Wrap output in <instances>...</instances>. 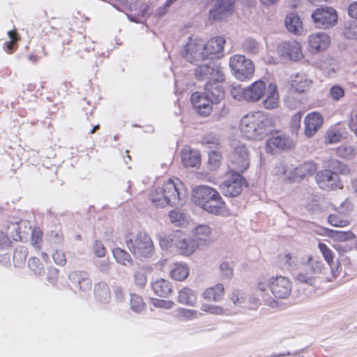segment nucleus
<instances>
[{
    "instance_id": "nucleus-5",
    "label": "nucleus",
    "mask_w": 357,
    "mask_h": 357,
    "mask_svg": "<svg viewBox=\"0 0 357 357\" xmlns=\"http://www.w3.org/2000/svg\"><path fill=\"white\" fill-rule=\"evenodd\" d=\"M266 91V85L265 82L257 80L245 88H241L240 86H233L231 93L234 98L236 100L256 102L264 97Z\"/></svg>"
},
{
    "instance_id": "nucleus-41",
    "label": "nucleus",
    "mask_w": 357,
    "mask_h": 357,
    "mask_svg": "<svg viewBox=\"0 0 357 357\" xmlns=\"http://www.w3.org/2000/svg\"><path fill=\"white\" fill-rule=\"evenodd\" d=\"M309 81L305 75H296L291 80V86L295 91L301 93L305 91L310 86Z\"/></svg>"
},
{
    "instance_id": "nucleus-35",
    "label": "nucleus",
    "mask_w": 357,
    "mask_h": 357,
    "mask_svg": "<svg viewBox=\"0 0 357 357\" xmlns=\"http://www.w3.org/2000/svg\"><path fill=\"white\" fill-rule=\"evenodd\" d=\"M285 26L287 30L296 35H299L303 31V24L299 16L296 13H289L285 18Z\"/></svg>"
},
{
    "instance_id": "nucleus-24",
    "label": "nucleus",
    "mask_w": 357,
    "mask_h": 357,
    "mask_svg": "<svg viewBox=\"0 0 357 357\" xmlns=\"http://www.w3.org/2000/svg\"><path fill=\"white\" fill-rule=\"evenodd\" d=\"M317 171V165L313 162H307L294 168L291 176L288 180L296 182L299 181L305 177L313 175Z\"/></svg>"
},
{
    "instance_id": "nucleus-33",
    "label": "nucleus",
    "mask_w": 357,
    "mask_h": 357,
    "mask_svg": "<svg viewBox=\"0 0 357 357\" xmlns=\"http://www.w3.org/2000/svg\"><path fill=\"white\" fill-rule=\"evenodd\" d=\"M223 284L218 283L206 288L203 292V298L208 301L219 302L224 296Z\"/></svg>"
},
{
    "instance_id": "nucleus-57",
    "label": "nucleus",
    "mask_w": 357,
    "mask_h": 357,
    "mask_svg": "<svg viewBox=\"0 0 357 357\" xmlns=\"http://www.w3.org/2000/svg\"><path fill=\"white\" fill-rule=\"evenodd\" d=\"M52 259L55 264L59 266H63L66 264V259L63 252L61 250H56L52 254Z\"/></svg>"
},
{
    "instance_id": "nucleus-17",
    "label": "nucleus",
    "mask_w": 357,
    "mask_h": 357,
    "mask_svg": "<svg viewBox=\"0 0 357 357\" xmlns=\"http://www.w3.org/2000/svg\"><path fill=\"white\" fill-rule=\"evenodd\" d=\"M331 40L324 32L312 33L307 38V50L312 54L324 51L328 48Z\"/></svg>"
},
{
    "instance_id": "nucleus-7",
    "label": "nucleus",
    "mask_w": 357,
    "mask_h": 357,
    "mask_svg": "<svg viewBox=\"0 0 357 357\" xmlns=\"http://www.w3.org/2000/svg\"><path fill=\"white\" fill-rule=\"evenodd\" d=\"M181 54L186 60L195 65H199L201 61L208 60L205 42L198 38H189L188 42L181 50Z\"/></svg>"
},
{
    "instance_id": "nucleus-14",
    "label": "nucleus",
    "mask_w": 357,
    "mask_h": 357,
    "mask_svg": "<svg viewBox=\"0 0 357 357\" xmlns=\"http://www.w3.org/2000/svg\"><path fill=\"white\" fill-rule=\"evenodd\" d=\"M235 0H217L209 11L208 17L221 22L229 17L234 12Z\"/></svg>"
},
{
    "instance_id": "nucleus-16",
    "label": "nucleus",
    "mask_w": 357,
    "mask_h": 357,
    "mask_svg": "<svg viewBox=\"0 0 357 357\" xmlns=\"http://www.w3.org/2000/svg\"><path fill=\"white\" fill-rule=\"evenodd\" d=\"M219 192L208 185H199L193 190L192 199L198 206L205 211L206 204Z\"/></svg>"
},
{
    "instance_id": "nucleus-37",
    "label": "nucleus",
    "mask_w": 357,
    "mask_h": 357,
    "mask_svg": "<svg viewBox=\"0 0 357 357\" xmlns=\"http://www.w3.org/2000/svg\"><path fill=\"white\" fill-rule=\"evenodd\" d=\"M206 206V211L212 214L219 215L223 212L225 204L223 202L220 193H218Z\"/></svg>"
},
{
    "instance_id": "nucleus-56",
    "label": "nucleus",
    "mask_w": 357,
    "mask_h": 357,
    "mask_svg": "<svg viewBox=\"0 0 357 357\" xmlns=\"http://www.w3.org/2000/svg\"><path fill=\"white\" fill-rule=\"evenodd\" d=\"M330 95L334 100H339L344 95V89L338 86H333L330 89Z\"/></svg>"
},
{
    "instance_id": "nucleus-62",
    "label": "nucleus",
    "mask_w": 357,
    "mask_h": 357,
    "mask_svg": "<svg viewBox=\"0 0 357 357\" xmlns=\"http://www.w3.org/2000/svg\"><path fill=\"white\" fill-rule=\"evenodd\" d=\"M169 217L171 222L176 225H179L183 221V215L181 213L172 210L169 213Z\"/></svg>"
},
{
    "instance_id": "nucleus-27",
    "label": "nucleus",
    "mask_w": 357,
    "mask_h": 357,
    "mask_svg": "<svg viewBox=\"0 0 357 357\" xmlns=\"http://www.w3.org/2000/svg\"><path fill=\"white\" fill-rule=\"evenodd\" d=\"M68 278L73 284L82 291H86L91 288L92 282L89 278V274L85 271H76L72 272Z\"/></svg>"
},
{
    "instance_id": "nucleus-15",
    "label": "nucleus",
    "mask_w": 357,
    "mask_h": 357,
    "mask_svg": "<svg viewBox=\"0 0 357 357\" xmlns=\"http://www.w3.org/2000/svg\"><path fill=\"white\" fill-rule=\"evenodd\" d=\"M172 241L179 253L186 256L192 255L198 247L197 243L192 238H190L180 231H174Z\"/></svg>"
},
{
    "instance_id": "nucleus-44",
    "label": "nucleus",
    "mask_w": 357,
    "mask_h": 357,
    "mask_svg": "<svg viewBox=\"0 0 357 357\" xmlns=\"http://www.w3.org/2000/svg\"><path fill=\"white\" fill-rule=\"evenodd\" d=\"M338 156L346 159H352L356 155V149L351 145L341 146L336 149Z\"/></svg>"
},
{
    "instance_id": "nucleus-39",
    "label": "nucleus",
    "mask_w": 357,
    "mask_h": 357,
    "mask_svg": "<svg viewBox=\"0 0 357 357\" xmlns=\"http://www.w3.org/2000/svg\"><path fill=\"white\" fill-rule=\"evenodd\" d=\"M200 314L201 313L197 310L180 307L178 309L175 317L181 321H188L198 319Z\"/></svg>"
},
{
    "instance_id": "nucleus-61",
    "label": "nucleus",
    "mask_w": 357,
    "mask_h": 357,
    "mask_svg": "<svg viewBox=\"0 0 357 357\" xmlns=\"http://www.w3.org/2000/svg\"><path fill=\"white\" fill-rule=\"evenodd\" d=\"M280 263L289 267L295 264V259L290 253H286L280 257Z\"/></svg>"
},
{
    "instance_id": "nucleus-4",
    "label": "nucleus",
    "mask_w": 357,
    "mask_h": 357,
    "mask_svg": "<svg viewBox=\"0 0 357 357\" xmlns=\"http://www.w3.org/2000/svg\"><path fill=\"white\" fill-rule=\"evenodd\" d=\"M126 243L130 251L137 257L148 258L153 254V243L146 232L140 231L128 236Z\"/></svg>"
},
{
    "instance_id": "nucleus-63",
    "label": "nucleus",
    "mask_w": 357,
    "mask_h": 357,
    "mask_svg": "<svg viewBox=\"0 0 357 357\" xmlns=\"http://www.w3.org/2000/svg\"><path fill=\"white\" fill-rule=\"evenodd\" d=\"M135 284L139 287H144L146 283V277L143 272L137 271L134 275Z\"/></svg>"
},
{
    "instance_id": "nucleus-31",
    "label": "nucleus",
    "mask_w": 357,
    "mask_h": 357,
    "mask_svg": "<svg viewBox=\"0 0 357 357\" xmlns=\"http://www.w3.org/2000/svg\"><path fill=\"white\" fill-rule=\"evenodd\" d=\"M211 229L208 225L203 224L195 227L192 231V238L198 244V247L204 245L210 238Z\"/></svg>"
},
{
    "instance_id": "nucleus-22",
    "label": "nucleus",
    "mask_w": 357,
    "mask_h": 357,
    "mask_svg": "<svg viewBox=\"0 0 357 357\" xmlns=\"http://www.w3.org/2000/svg\"><path fill=\"white\" fill-rule=\"evenodd\" d=\"M269 290L271 291L270 278H259L256 283V292L263 298L266 305L271 307H275L278 305V303L273 297L268 296Z\"/></svg>"
},
{
    "instance_id": "nucleus-18",
    "label": "nucleus",
    "mask_w": 357,
    "mask_h": 357,
    "mask_svg": "<svg viewBox=\"0 0 357 357\" xmlns=\"http://www.w3.org/2000/svg\"><path fill=\"white\" fill-rule=\"evenodd\" d=\"M278 53L284 59L298 61L303 58L300 44L296 41L282 42L278 45Z\"/></svg>"
},
{
    "instance_id": "nucleus-23",
    "label": "nucleus",
    "mask_w": 357,
    "mask_h": 357,
    "mask_svg": "<svg viewBox=\"0 0 357 357\" xmlns=\"http://www.w3.org/2000/svg\"><path fill=\"white\" fill-rule=\"evenodd\" d=\"M305 135L307 137H312L321 127L323 117L319 112L309 113L305 118Z\"/></svg>"
},
{
    "instance_id": "nucleus-8",
    "label": "nucleus",
    "mask_w": 357,
    "mask_h": 357,
    "mask_svg": "<svg viewBox=\"0 0 357 357\" xmlns=\"http://www.w3.org/2000/svg\"><path fill=\"white\" fill-rule=\"evenodd\" d=\"M246 181L240 172H231L226 179L220 185L222 193L227 197H235L241 194Z\"/></svg>"
},
{
    "instance_id": "nucleus-3",
    "label": "nucleus",
    "mask_w": 357,
    "mask_h": 357,
    "mask_svg": "<svg viewBox=\"0 0 357 357\" xmlns=\"http://www.w3.org/2000/svg\"><path fill=\"white\" fill-rule=\"evenodd\" d=\"M324 265L321 260L314 259L312 255L303 259L301 267L295 278L298 284L314 286L319 275L324 273Z\"/></svg>"
},
{
    "instance_id": "nucleus-55",
    "label": "nucleus",
    "mask_w": 357,
    "mask_h": 357,
    "mask_svg": "<svg viewBox=\"0 0 357 357\" xmlns=\"http://www.w3.org/2000/svg\"><path fill=\"white\" fill-rule=\"evenodd\" d=\"M174 236V232L167 236H160L159 238L160 245L162 248L168 249L172 247H174L173 244V241H172L173 236Z\"/></svg>"
},
{
    "instance_id": "nucleus-6",
    "label": "nucleus",
    "mask_w": 357,
    "mask_h": 357,
    "mask_svg": "<svg viewBox=\"0 0 357 357\" xmlns=\"http://www.w3.org/2000/svg\"><path fill=\"white\" fill-rule=\"evenodd\" d=\"M229 67L234 76L242 82L251 79L255 69L252 61L241 54H236L230 58Z\"/></svg>"
},
{
    "instance_id": "nucleus-19",
    "label": "nucleus",
    "mask_w": 357,
    "mask_h": 357,
    "mask_svg": "<svg viewBox=\"0 0 357 357\" xmlns=\"http://www.w3.org/2000/svg\"><path fill=\"white\" fill-rule=\"evenodd\" d=\"M325 234L341 242L348 241L349 244L342 245L346 252L357 248V239L356 236L350 231H342L325 229Z\"/></svg>"
},
{
    "instance_id": "nucleus-12",
    "label": "nucleus",
    "mask_w": 357,
    "mask_h": 357,
    "mask_svg": "<svg viewBox=\"0 0 357 357\" xmlns=\"http://www.w3.org/2000/svg\"><path fill=\"white\" fill-rule=\"evenodd\" d=\"M313 19L317 26L321 29H328L334 26L337 20V14L331 7L317 8L312 14Z\"/></svg>"
},
{
    "instance_id": "nucleus-1",
    "label": "nucleus",
    "mask_w": 357,
    "mask_h": 357,
    "mask_svg": "<svg viewBox=\"0 0 357 357\" xmlns=\"http://www.w3.org/2000/svg\"><path fill=\"white\" fill-rule=\"evenodd\" d=\"M186 197V190L178 178L169 179L151 194L152 204L156 207L182 206Z\"/></svg>"
},
{
    "instance_id": "nucleus-54",
    "label": "nucleus",
    "mask_w": 357,
    "mask_h": 357,
    "mask_svg": "<svg viewBox=\"0 0 357 357\" xmlns=\"http://www.w3.org/2000/svg\"><path fill=\"white\" fill-rule=\"evenodd\" d=\"M202 143L209 148H217L219 145L218 139L212 133L206 135L202 138Z\"/></svg>"
},
{
    "instance_id": "nucleus-21",
    "label": "nucleus",
    "mask_w": 357,
    "mask_h": 357,
    "mask_svg": "<svg viewBox=\"0 0 357 357\" xmlns=\"http://www.w3.org/2000/svg\"><path fill=\"white\" fill-rule=\"evenodd\" d=\"M191 102L197 112L202 115H208L212 110V101L203 93H193L191 96Z\"/></svg>"
},
{
    "instance_id": "nucleus-11",
    "label": "nucleus",
    "mask_w": 357,
    "mask_h": 357,
    "mask_svg": "<svg viewBox=\"0 0 357 357\" xmlns=\"http://www.w3.org/2000/svg\"><path fill=\"white\" fill-rule=\"evenodd\" d=\"M271 291L275 298L285 299L291 294L292 282L285 276L277 275L270 277Z\"/></svg>"
},
{
    "instance_id": "nucleus-51",
    "label": "nucleus",
    "mask_w": 357,
    "mask_h": 357,
    "mask_svg": "<svg viewBox=\"0 0 357 357\" xmlns=\"http://www.w3.org/2000/svg\"><path fill=\"white\" fill-rule=\"evenodd\" d=\"M8 35L10 40L6 43V51L8 53H12L15 50L16 43L19 40L20 38L15 30L9 31L8 32Z\"/></svg>"
},
{
    "instance_id": "nucleus-13",
    "label": "nucleus",
    "mask_w": 357,
    "mask_h": 357,
    "mask_svg": "<svg viewBox=\"0 0 357 357\" xmlns=\"http://www.w3.org/2000/svg\"><path fill=\"white\" fill-rule=\"evenodd\" d=\"M316 181L321 189L326 190H335L343 187L340 176L329 169L318 172L316 174Z\"/></svg>"
},
{
    "instance_id": "nucleus-34",
    "label": "nucleus",
    "mask_w": 357,
    "mask_h": 357,
    "mask_svg": "<svg viewBox=\"0 0 357 357\" xmlns=\"http://www.w3.org/2000/svg\"><path fill=\"white\" fill-rule=\"evenodd\" d=\"M151 287L154 293L160 297L168 296L172 289L171 283L168 280L162 278L153 280L151 283Z\"/></svg>"
},
{
    "instance_id": "nucleus-28",
    "label": "nucleus",
    "mask_w": 357,
    "mask_h": 357,
    "mask_svg": "<svg viewBox=\"0 0 357 357\" xmlns=\"http://www.w3.org/2000/svg\"><path fill=\"white\" fill-rule=\"evenodd\" d=\"M225 40L222 37H216L205 43V51L208 54V60H212L214 56L223 50Z\"/></svg>"
},
{
    "instance_id": "nucleus-46",
    "label": "nucleus",
    "mask_w": 357,
    "mask_h": 357,
    "mask_svg": "<svg viewBox=\"0 0 357 357\" xmlns=\"http://www.w3.org/2000/svg\"><path fill=\"white\" fill-rule=\"evenodd\" d=\"M28 256V249L24 246L17 248L13 255V261L15 265L20 266L24 263Z\"/></svg>"
},
{
    "instance_id": "nucleus-58",
    "label": "nucleus",
    "mask_w": 357,
    "mask_h": 357,
    "mask_svg": "<svg viewBox=\"0 0 357 357\" xmlns=\"http://www.w3.org/2000/svg\"><path fill=\"white\" fill-rule=\"evenodd\" d=\"M342 139V135L338 132L330 131L327 132L326 142L327 144H335L339 142Z\"/></svg>"
},
{
    "instance_id": "nucleus-48",
    "label": "nucleus",
    "mask_w": 357,
    "mask_h": 357,
    "mask_svg": "<svg viewBox=\"0 0 357 357\" xmlns=\"http://www.w3.org/2000/svg\"><path fill=\"white\" fill-rule=\"evenodd\" d=\"M31 231V245L37 250L41 249L43 232L39 228H34Z\"/></svg>"
},
{
    "instance_id": "nucleus-29",
    "label": "nucleus",
    "mask_w": 357,
    "mask_h": 357,
    "mask_svg": "<svg viewBox=\"0 0 357 357\" xmlns=\"http://www.w3.org/2000/svg\"><path fill=\"white\" fill-rule=\"evenodd\" d=\"M182 162L185 167H194L200 164L201 158L198 151L185 147L181 151Z\"/></svg>"
},
{
    "instance_id": "nucleus-10",
    "label": "nucleus",
    "mask_w": 357,
    "mask_h": 357,
    "mask_svg": "<svg viewBox=\"0 0 357 357\" xmlns=\"http://www.w3.org/2000/svg\"><path fill=\"white\" fill-rule=\"evenodd\" d=\"M231 164L236 172H244L250 166L249 151L243 143L234 146L231 155Z\"/></svg>"
},
{
    "instance_id": "nucleus-25",
    "label": "nucleus",
    "mask_w": 357,
    "mask_h": 357,
    "mask_svg": "<svg viewBox=\"0 0 357 357\" xmlns=\"http://www.w3.org/2000/svg\"><path fill=\"white\" fill-rule=\"evenodd\" d=\"M220 82H207L205 85L204 94L212 101V103H219L225 97V92L220 86Z\"/></svg>"
},
{
    "instance_id": "nucleus-42",
    "label": "nucleus",
    "mask_w": 357,
    "mask_h": 357,
    "mask_svg": "<svg viewBox=\"0 0 357 357\" xmlns=\"http://www.w3.org/2000/svg\"><path fill=\"white\" fill-rule=\"evenodd\" d=\"M113 256L116 261L123 266L132 262V257L129 253L119 248H116L112 250Z\"/></svg>"
},
{
    "instance_id": "nucleus-38",
    "label": "nucleus",
    "mask_w": 357,
    "mask_h": 357,
    "mask_svg": "<svg viewBox=\"0 0 357 357\" xmlns=\"http://www.w3.org/2000/svg\"><path fill=\"white\" fill-rule=\"evenodd\" d=\"M172 278L178 281H183L189 275V269L185 264L176 263L171 270Z\"/></svg>"
},
{
    "instance_id": "nucleus-40",
    "label": "nucleus",
    "mask_w": 357,
    "mask_h": 357,
    "mask_svg": "<svg viewBox=\"0 0 357 357\" xmlns=\"http://www.w3.org/2000/svg\"><path fill=\"white\" fill-rule=\"evenodd\" d=\"M95 296L101 303H107L110 298L109 289L105 282H100L95 286Z\"/></svg>"
},
{
    "instance_id": "nucleus-45",
    "label": "nucleus",
    "mask_w": 357,
    "mask_h": 357,
    "mask_svg": "<svg viewBox=\"0 0 357 357\" xmlns=\"http://www.w3.org/2000/svg\"><path fill=\"white\" fill-rule=\"evenodd\" d=\"M242 48L246 53L255 55L259 52V46L255 40L248 38L243 43Z\"/></svg>"
},
{
    "instance_id": "nucleus-60",
    "label": "nucleus",
    "mask_w": 357,
    "mask_h": 357,
    "mask_svg": "<svg viewBox=\"0 0 357 357\" xmlns=\"http://www.w3.org/2000/svg\"><path fill=\"white\" fill-rule=\"evenodd\" d=\"M47 238L50 243L55 245L61 244L63 242V236L61 234L55 231H50L47 234Z\"/></svg>"
},
{
    "instance_id": "nucleus-30",
    "label": "nucleus",
    "mask_w": 357,
    "mask_h": 357,
    "mask_svg": "<svg viewBox=\"0 0 357 357\" xmlns=\"http://www.w3.org/2000/svg\"><path fill=\"white\" fill-rule=\"evenodd\" d=\"M279 105V94L275 84L271 83L267 89L266 98L263 101V106L266 109L277 108Z\"/></svg>"
},
{
    "instance_id": "nucleus-50",
    "label": "nucleus",
    "mask_w": 357,
    "mask_h": 357,
    "mask_svg": "<svg viewBox=\"0 0 357 357\" xmlns=\"http://www.w3.org/2000/svg\"><path fill=\"white\" fill-rule=\"evenodd\" d=\"M318 248L328 264L331 266L334 258L332 250L324 243H319Z\"/></svg>"
},
{
    "instance_id": "nucleus-43",
    "label": "nucleus",
    "mask_w": 357,
    "mask_h": 357,
    "mask_svg": "<svg viewBox=\"0 0 357 357\" xmlns=\"http://www.w3.org/2000/svg\"><path fill=\"white\" fill-rule=\"evenodd\" d=\"M130 309L136 313H140L145 308V303L142 298L137 294H130Z\"/></svg>"
},
{
    "instance_id": "nucleus-2",
    "label": "nucleus",
    "mask_w": 357,
    "mask_h": 357,
    "mask_svg": "<svg viewBox=\"0 0 357 357\" xmlns=\"http://www.w3.org/2000/svg\"><path fill=\"white\" fill-rule=\"evenodd\" d=\"M273 118L262 112L244 115L240 121L241 132L248 139L261 140L273 130Z\"/></svg>"
},
{
    "instance_id": "nucleus-52",
    "label": "nucleus",
    "mask_w": 357,
    "mask_h": 357,
    "mask_svg": "<svg viewBox=\"0 0 357 357\" xmlns=\"http://www.w3.org/2000/svg\"><path fill=\"white\" fill-rule=\"evenodd\" d=\"M201 310L203 312H208L212 314H216V315H220L225 313V310L218 305H211V304H206L204 303L201 306Z\"/></svg>"
},
{
    "instance_id": "nucleus-59",
    "label": "nucleus",
    "mask_w": 357,
    "mask_h": 357,
    "mask_svg": "<svg viewBox=\"0 0 357 357\" xmlns=\"http://www.w3.org/2000/svg\"><path fill=\"white\" fill-rule=\"evenodd\" d=\"M93 250L95 255L98 257H103L106 254V249L102 245V243L99 241H96L94 242Z\"/></svg>"
},
{
    "instance_id": "nucleus-49",
    "label": "nucleus",
    "mask_w": 357,
    "mask_h": 357,
    "mask_svg": "<svg viewBox=\"0 0 357 357\" xmlns=\"http://www.w3.org/2000/svg\"><path fill=\"white\" fill-rule=\"evenodd\" d=\"M28 266L37 275H41L44 272L43 265L37 257H31L28 261Z\"/></svg>"
},
{
    "instance_id": "nucleus-32",
    "label": "nucleus",
    "mask_w": 357,
    "mask_h": 357,
    "mask_svg": "<svg viewBox=\"0 0 357 357\" xmlns=\"http://www.w3.org/2000/svg\"><path fill=\"white\" fill-rule=\"evenodd\" d=\"M324 167L325 169H329L331 172H334L337 175L339 174L342 175H349L351 173L350 168L348 165L334 158H330L325 160Z\"/></svg>"
},
{
    "instance_id": "nucleus-20",
    "label": "nucleus",
    "mask_w": 357,
    "mask_h": 357,
    "mask_svg": "<svg viewBox=\"0 0 357 357\" xmlns=\"http://www.w3.org/2000/svg\"><path fill=\"white\" fill-rule=\"evenodd\" d=\"M294 146L293 140L284 134L275 133L266 141V151L271 152L274 149H289Z\"/></svg>"
},
{
    "instance_id": "nucleus-47",
    "label": "nucleus",
    "mask_w": 357,
    "mask_h": 357,
    "mask_svg": "<svg viewBox=\"0 0 357 357\" xmlns=\"http://www.w3.org/2000/svg\"><path fill=\"white\" fill-rule=\"evenodd\" d=\"M222 160V155L218 151H211L208 152V163L211 169L218 168Z\"/></svg>"
},
{
    "instance_id": "nucleus-36",
    "label": "nucleus",
    "mask_w": 357,
    "mask_h": 357,
    "mask_svg": "<svg viewBox=\"0 0 357 357\" xmlns=\"http://www.w3.org/2000/svg\"><path fill=\"white\" fill-rule=\"evenodd\" d=\"M197 301V296L195 291L184 287L178 291V302L188 306H195Z\"/></svg>"
},
{
    "instance_id": "nucleus-26",
    "label": "nucleus",
    "mask_w": 357,
    "mask_h": 357,
    "mask_svg": "<svg viewBox=\"0 0 357 357\" xmlns=\"http://www.w3.org/2000/svg\"><path fill=\"white\" fill-rule=\"evenodd\" d=\"M31 229L29 222L25 220L12 222L8 226V230L10 234V237L16 241H22V234H29Z\"/></svg>"
},
{
    "instance_id": "nucleus-53",
    "label": "nucleus",
    "mask_w": 357,
    "mask_h": 357,
    "mask_svg": "<svg viewBox=\"0 0 357 357\" xmlns=\"http://www.w3.org/2000/svg\"><path fill=\"white\" fill-rule=\"evenodd\" d=\"M330 225L334 227H342L348 225L347 220L342 218L338 215L331 214L328 218Z\"/></svg>"
},
{
    "instance_id": "nucleus-64",
    "label": "nucleus",
    "mask_w": 357,
    "mask_h": 357,
    "mask_svg": "<svg viewBox=\"0 0 357 357\" xmlns=\"http://www.w3.org/2000/svg\"><path fill=\"white\" fill-rule=\"evenodd\" d=\"M153 304L155 307L164 309H171L174 305V303L173 301L162 299L156 300Z\"/></svg>"
},
{
    "instance_id": "nucleus-9",
    "label": "nucleus",
    "mask_w": 357,
    "mask_h": 357,
    "mask_svg": "<svg viewBox=\"0 0 357 357\" xmlns=\"http://www.w3.org/2000/svg\"><path fill=\"white\" fill-rule=\"evenodd\" d=\"M195 76L199 80L207 79L208 82H223L225 75L222 67L215 62L209 60L204 64L198 65Z\"/></svg>"
}]
</instances>
